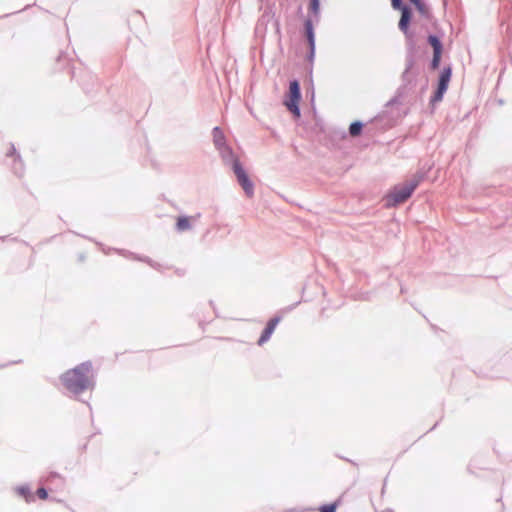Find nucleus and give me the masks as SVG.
<instances>
[{"instance_id":"f257e3e1","label":"nucleus","mask_w":512,"mask_h":512,"mask_svg":"<svg viewBox=\"0 0 512 512\" xmlns=\"http://www.w3.org/2000/svg\"><path fill=\"white\" fill-rule=\"evenodd\" d=\"M426 59L427 54L405 53V66L400 75L401 84L385 104L386 107L401 105L402 100L414 91L422 71V63Z\"/></svg>"},{"instance_id":"f03ea898","label":"nucleus","mask_w":512,"mask_h":512,"mask_svg":"<svg viewBox=\"0 0 512 512\" xmlns=\"http://www.w3.org/2000/svg\"><path fill=\"white\" fill-rule=\"evenodd\" d=\"M61 384L76 397L96 387V374L91 360H86L59 376Z\"/></svg>"},{"instance_id":"7ed1b4c3","label":"nucleus","mask_w":512,"mask_h":512,"mask_svg":"<svg viewBox=\"0 0 512 512\" xmlns=\"http://www.w3.org/2000/svg\"><path fill=\"white\" fill-rule=\"evenodd\" d=\"M391 7L400 12L398 29L405 37V53L427 54L426 46L418 43L416 31L411 27L414 10L410 3L407 4L404 0H391Z\"/></svg>"},{"instance_id":"20e7f679","label":"nucleus","mask_w":512,"mask_h":512,"mask_svg":"<svg viewBox=\"0 0 512 512\" xmlns=\"http://www.w3.org/2000/svg\"><path fill=\"white\" fill-rule=\"evenodd\" d=\"M444 37V30L440 27L438 21H434L433 31H427L426 44L424 45L427 49L428 46L432 49V56L427 63V68L430 72H439L442 68V59L445 53Z\"/></svg>"},{"instance_id":"39448f33","label":"nucleus","mask_w":512,"mask_h":512,"mask_svg":"<svg viewBox=\"0 0 512 512\" xmlns=\"http://www.w3.org/2000/svg\"><path fill=\"white\" fill-rule=\"evenodd\" d=\"M453 77V66L452 63H445L440 69L436 81L433 84L432 93L429 98L428 108L430 114H434L436 107L441 103L449 89Z\"/></svg>"},{"instance_id":"423d86ee","label":"nucleus","mask_w":512,"mask_h":512,"mask_svg":"<svg viewBox=\"0 0 512 512\" xmlns=\"http://www.w3.org/2000/svg\"><path fill=\"white\" fill-rule=\"evenodd\" d=\"M223 164L233 172L236 182L244 191L245 196L252 198L255 194V183L239 156L237 155Z\"/></svg>"},{"instance_id":"0eeeda50","label":"nucleus","mask_w":512,"mask_h":512,"mask_svg":"<svg viewBox=\"0 0 512 512\" xmlns=\"http://www.w3.org/2000/svg\"><path fill=\"white\" fill-rule=\"evenodd\" d=\"M412 186L405 183L393 185L383 196V207L392 209L406 202L414 194Z\"/></svg>"},{"instance_id":"6e6552de","label":"nucleus","mask_w":512,"mask_h":512,"mask_svg":"<svg viewBox=\"0 0 512 512\" xmlns=\"http://www.w3.org/2000/svg\"><path fill=\"white\" fill-rule=\"evenodd\" d=\"M69 232L73 233V231H71V230H69ZM74 234H76V235H78L80 237L86 238V239H88L90 241L95 242L101 248V250H102V252L104 254H109V252L111 250H113L116 253H118L119 255L124 256L126 258L132 259L134 261H139V262L146 263L151 268H153V269H155L157 271H161L162 270V265L160 263L154 261L149 256L138 254V253H135V252H132V251H129V250H126V249H121V248H108V249H106L104 244L101 243V242H97V241H95L94 239H92L90 237H87V236L82 235V234H78L76 232H74Z\"/></svg>"},{"instance_id":"1a4fd4ad","label":"nucleus","mask_w":512,"mask_h":512,"mask_svg":"<svg viewBox=\"0 0 512 512\" xmlns=\"http://www.w3.org/2000/svg\"><path fill=\"white\" fill-rule=\"evenodd\" d=\"M212 140L215 149L219 152V156L223 163L237 156L231 145L228 143L227 138L220 126L213 127Z\"/></svg>"},{"instance_id":"9d476101","label":"nucleus","mask_w":512,"mask_h":512,"mask_svg":"<svg viewBox=\"0 0 512 512\" xmlns=\"http://www.w3.org/2000/svg\"><path fill=\"white\" fill-rule=\"evenodd\" d=\"M321 0H308L307 15L303 20V32H316L321 20Z\"/></svg>"},{"instance_id":"9b49d317","label":"nucleus","mask_w":512,"mask_h":512,"mask_svg":"<svg viewBox=\"0 0 512 512\" xmlns=\"http://www.w3.org/2000/svg\"><path fill=\"white\" fill-rule=\"evenodd\" d=\"M302 101V90L301 83L298 78H292L289 80V87L287 92L284 94L283 104L295 105L300 104Z\"/></svg>"},{"instance_id":"f8f14e48","label":"nucleus","mask_w":512,"mask_h":512,"mask_svg":"<svg viewBox=\"0 0 512 512\" xmlns=\"http://www.w3.org/2000/svg\"><path fill=\"white\" fill-rule=\"evenodd\" d=\"M6 157L12 159L11 169L15 176L21 178L25 172V166L21 154L17 150L14 143L9 144V149L6 152Z\"/></svg>"},{"instance_id":"ddd939ff","label":"nucleus","mask_w":512,"mask_h":512,"mask_svg":"<svg viewBox=\"0 0 512 512\" xmlns=\"http://www.w3.org/2000/svg\"><path fill=\"white\" fill-rule=\"evenodd\" d=\"M282 321V314L281 313H275L265 324L264 328L262 329L260 336L257 340L258 346H263L265 343H267L278 324Z\"/></svg>"},{"instance_id":"4468645a","label":"nucleus","mask_w":512,"mask_h":512,"mask_svg":"<svg viewBox=\"0 0 512 512\" xmlns=\"http://www.w3.org/2000/svg\"><path fill=\"white\" fill-rule=\"evenodd\" d=\"M307 42V52L304 56L305 70H313L316 57V32H303Z\"/></svg>"},{"instance_id":"2eb2a0df","label":"nucleus","mask_w":512,"mask_h":512,"mask_svg":"<svg viewBox=\"0 0 512 512\" xmlns=\"http://www.w3.org/2000/svg\"><path fill=\"white\" fill-rule=\"evenodd\" d=\"M410 5L413 7V10H416L423 19L430 21L431 26L433 27V23L434 21H437V19L433 17L432 8L426 2V0H413L410 2Z\"/></svg>"},{"instance_id":"dca6fc26","label":"nucleus","mask_w":512,"mask_h":512,"mask_svg":"<svg viewBox=\"0 0 512 512\" xmlns=\"http://www.w3.org/2000/svg\"><path fill=\"white\" fill-rule=\"evenodd\" d=\"M72 60L69 58L66 52L61 51L56 58V69L61 71L67 69L71 76V79L75 78V67L72 65Z\"/></svg>"},{"instance_id":"f3484780","label":"nucleus","mask_w":512,"mask_h":512,"mask_svg":"<svg viewBox=\"0 0 512 512\" xmlns=\"http://www.w3.org/2000/svg\"><path fill=\"white\" fill-rule=\"evenodd\" d=\"M500 30L503 35V41L509 45L512 41V14L507 13L502 16L500 21Z\"/></svg>"},{"instance_id":"a211bd4d","label":"nucleus","mask_w":512,"mask_h":512,"mask_svg":"<svg viewBox=\"0 0 512 512\" xmlns=\"http://www.w3.org/2000/svg\"><path fill=\"white\" fill-rule=\"evenodd\" d=\"M14 490L16 494L22 499H24L26 503H32L36 499V496L28 483L20 484L16 486Z\"/></svg>"},{"instance_id":"6ab92c4d","label":"nucleus","mask_w":512,"mask_h":512,"mask_svg":"<svg viewBox=\"0 0 512 512\" xmlns=\"http://www.w3.org/2000/svg\"><path fill=\"white\" fill-rule=\"evenodd\" d=\"M192 221L193 217L189 215L182 214L177 216L175 221V230L179 233H182L192 229Z\"/></svg>"},{"instance_id":"aec40b11","label":"nucleus","mask_w":512,"mask_h":512,"mask_svg":"<svg viewBox=\"0 0 512 512\" xmlns=\"http://www.w3.org/2000/svg\"><path fill=\"white\" fill-rule=\"evenodd\" d=\"M276 18V12H275V8H274V5H270L268 6L264 13L259 17L258 19V23H259V27H263V34L266 33V30H267V25L268 23Z\"/></svg>"},{"instance_id":"412c9836","label":"nucleus","mask_w":512,"mask_h":512,"mask_svg":"<svg viewBox=\"0 0 512 512\" xmlns=\"http://www.w3.org/2000/svg\"><path fill=\"white\" fill-rule=\"evenodd\" d=\"M344 494L342 493L334 501L329 503H323L318 507L319 512H337V509L342 505Z\"/></svg>"},{"instance_id":"4be33fe9","label":"nucleus","mask_w":512,"mask_h":512,"mask_svg":"<svg viewBox=\"0 0 512 512\" xmlns=\"http://www.w3.org/2000/svg\"><path fill=\"white\" fill-rule=\"evenodd\" d=\"M87 77L89 78V80L87 82H85L83 79H81V80H79V84L81 85L83 92L87 96L92 97L93 93L95 91V88L97 86V82H96V79L94 76L87 75Z\"/></svg>"},{"instance_id":"5701e85b","label":"nucleus","mask_w":512,"mask_h":512,"mask_svg":"<svg viewBox=\"0 0 512 512\" xmlns=\"http://www.w3.org/2000/svg\"><path fill=\"white\" fill-rule=\"evenodd\" d=\"M366 123L362 120H354L349 124L348 133L351 136H360L365 128Z\"/></svg>"},{"instance_id":"b1692460","label":"nucleus","mask_w":512,"mask_h":512,"mask_svg":"<svg viewBox=\"0 0 512 512\" xmlns=\"http://www.w3.org/2000/svg\"><path fill=\"white\" fill-rule=\"evenodd\" d=\"M428 177L425 174L424 170H417V172L413 175L412 179L406 182L409 186H412L415 191L419 185Z\"/></svg>"},{"instance_id":"393cba45","label":"nucleus","mask_w":512,"mask_h":512,"mask_svg":"<svg viewBox=\"0 0 512 512\" xmlns=\"http://www.w3.org/2000/svg\"><path fill=\"white\" fill-rule=\"evenodd\" d=\"M286 109L291 113L294 120H299L302 117L300 104L285 105Z\"/></svg>"},{"instance_id":"a878e982","label":"nucleus","mask_w":512,"mask_h":512,"mask_svg":"<svg viewBox=\"0 0 512 512\" xmlns=\"http://www.w3.org/2000/svg\"><path fill=\"white\" fill-rule=\"evenodd\" d=\"M36 495L39 499L41 500H53V501H57V502H60L61 500H58L56 498H51L49 496V489L46 488V487H40L36 490Z\"/></svg>"},{"instance_id":"bb28decb","label":"nucleus","mask_w":512,"mask_h":512,"mask_svg":"<svg viewBox=\"0 0 512 512\" xmlns=\"http://www.w3.org/2000/svg\"><path fill=\"white\" fill-rule=\"evenodd\" d=\"M306 97L309 99L314 113H316L314 83H311V87H306Z\"/></svg>"},{"instance_id":"cd10ccee","label":"nucleus","mask_w":512,"mask_h":512,"mask_svg":"<svg viewBox=\"0 0 512 512\" xmlns=\"http://www.w3.org/2000/svg\"><path fill=\"white\" fill-rule=\"evenodd\" d=\"M348 132L341 128H335L331 131V137L333 139L344 140L348 136Z\"/></svg>"},{"instance_id":"c85d7f7f","label":"nucleus","mask_w":512,"mask_h":512,"mask_svg":"<svg viewBox=\"0 0 512 512\" xmlns=\"http://www.w3.org/2000/svg\"><path fill=\"white\" fill-rule=\"evenodd\" d=\"M273 26H274V29H275V34L278 36V40L280 42L281 41V37H282V32H281V24H280L279 18L276 17L274 19Z\"/></svg>"},{"instance_id":"c756f323","label":"nucleus","mask_w":512,"mask_h":512,"mask_svg":"<svg viewBox=\"0 0 512 512\" xmlns=\"http://www.w3.org/2000/svg\"><path fill=\"white\" fill-rule=\"evenodd\" d=\"M305 71H306V76L304 79V84L306 87H311V83H314L313 82V70H305Z\"/></svg>"},{"instance_id":"7c9ffc66","label":"nucleus","mask_w":512,"mask_h":512,"mask_svg":"<svg viewBox=\"0 0 512 512\" xmlns=\"http://www.w3.org/2000/svg\"><path fill=\"white\" fill-rule=\"evenodd\" d=\"M299 303H300V301H297L291 305H288V306L282 308L281 310H279L277 313H281L283 316L285 313L293 311L299 305Z\"/></svg>"},{"instance_id":"2f4dec72","label":"nucleus","mask_w":512,"mask_h":512,"mask_svg":"<svg viewBox=\"0 0 512 512\" xmlns=\"http://www.w3.org/2000/svg\"><path fill=\"white\" fill-rule=\"evenodd\" d=\"M434 164L433 163H428V162H425L420 168L419 170H424L425 171V174L426 176L428 177V174L429 172L432 170Z\"/></svg>"},{"instance_id":"473e14b6","label":"nucleus","mask_w":512,"mask_h":512,"mask_svg":"<svg viewBox=\"0 0 512 512\" xmlns=\"http://www.w3.org/2000/svg\"><path fill=\"white\" fill-rule=\"evenodd\" d=\"M56 478H60V475H59V473H57L55 471H51L47 475V480L50 481V482L53 481Z\"/></svg>"},{"instance_id":"72a5a7b5","label":"nucleus","mask_w":512,"mask_h":512,"mask_svg":"<svg viewBox=\"0 0 512 512\" xmlns=\"http://www.w3.org/2000/svg\"><path fill=\"white\" fill-rule=\"evenodd\" d=\"M20 363H22V360H21V359H19V360H14V361H10V362H8V363L1 364V365H0V369L6 368V367H8V366H10V365L20 364Z\"/></svg>"},{"instance_id":"f704fd0d","label":"nucleus","mask_w":512,"mask_h":512,"mask_svg":"<svg viewBox=\"0 0 512 512\" xmlns=\"http://www.w3.org/2000/svg\"><path fill=\"white\" fill-rule=\"evenodd\" d=\"M382 118V116L380 114L376 115L375 117L371 118L368 123L370 124H374L376 123L378 120H380Z\"/></svg>"},{"instance_id":"c9c22d12","label":"nucleus","mask_w":512,"mask_h":512,"mask_svg":"<svg viewBox=\"0 0 512 512\" xmlns=\"http://www.w3.org/2000/svg\"><path fill=\"white\" fill-rule=\"evenodd\" d=\"M77 259L79 262H84L86 260V255L84 253H79Z\"/></svg>"},{"instance_id":"e433bc0d","label":"nucleus","mask_w":512,"mask_h":512,"mask_svg":"<svg viewBox=\"0 0 512 512\" xmlns=\"http://www.w3.org/2000/svg\"><path fill=\"white\" fill-rule=\"evenodd\" d=\"M255 33L256 34L263 33V27H259L258 22L256 23V26H255Z\"/></svg>"},{"instance_id":"4c0bfd02","label":"nucleus","mask_w":512,"mask_h":512,"mask_svg":"<svg viewBox=\"0 0 512 512\" xmlns=\"http://www.w3.org/2000/svg\"><path fill=\"white\" fill-rule=\"evenodd\" d=\"M474 374H476L479 377H488V374L483 373L482 371H476L474 370Z\"/></svg>"},{"instance_id":"58836bf2","label":"nucleus","mask_w":512,"mask_h":512,"mask_svg":"<svg viewBox=\"0 0 512 512\" xmlns=\"http://www.w3.org/2000/svg\"><path fill=\"white\" fill-rule=\"evenodd\" d=\"M175 272L178 276H183L185 274V270L180 268L176 269Z\"/></svg>"},{"instance_id":"ea45409f","label":"nucleus","mask_w":512,"mask_h":512,"mask_svg":"<svg viewBox=\"0 0 512 512\" xmlns=\"http://www.w3.org/2000/svg\"><path fill=\"white\" fill-rule=\"evenodd\" d=\"M427 88H428V80H426L425 84L422 85V87L420 89L421 93H424L427 90Z\"/></svg>"},{"instance_id":"a19ab883","label":"nucleus","mask_w":512,"mask_h":512,"mask_svg":"<svg viewBox=\"0 0 512 512\" xmlns=\"http://www.w3.org/2000/svg\"><path fill=\"white\" fill-rule=\"evenodd\" d=\"M340 458L345 460V461H347V462H349V463H351L354 466H357V463L355 461L351 460V459H348V458H345V457H340Z\"/></svg>"},{"instance_id":"79ce46f5","label":"nucleus","mask_w":512,"mask_h":512,"mask_svg":"<svg viewBox=\"0 0 512 512\" xmlns=\"http://www.w3.org/2000/svg\"><path fill=\"white\" fill-rule=\"evenodd\" d=\"M497 502H502V494L496 499ZM504 511V504L501 503V512Z\"/></svg>"},{"instance_id":"37998d69","label":"nucleus","mask_w":512,"mask_h":512,"mask_svg":"<svg viewBox=\"0 0 512 512\" xmlns=\"http://www.w3.org/2000/svg\"><path fill=\"white\" fill-rule=\"evenodd\" d=\"M386 484H387V477L384 479V482H383V487H382V490H381V494L382 495L385 493Z\"/></svg>"},{"instance_id":"c03bdc74","label":"nucleus","mask_w":512,"mask_h":512,"mask_svg":"<svg viewBox=\"0 0 512 512\" xmlns=\"http://www.w3.org/2000/svg\"><path fill=\"white\" fill-rule=\"evenodd\" d=\"M438 425H439V421H437L426 433H429V432L435 430Z\"/></svg>"},{"instance_id":"a18cd8bd","label":"nucleus","mask_w":512,"mask_h":512,"mask_svg":"<svg viewBox=\"0 0 512 512\" xmlns=\"http://www.w3.org/2000/svg\"><path fill=\"white\" fill-rule=\"evenodd\" d=\"M472 467H473V464H472V463H470V464L468 465V468H467V469H468V472H469V473L474 474V472H473V470H472Z\"/></svg>"},{"instance_id":"49530a36","label":"nucleus","mask_w":512,"mask_h":512,"mask_svg":"<svg viewBox=\"0 0 512 512\" xmlns=\"http://www.w3.org/2000/svg\"><path fill=\"white\" fill-rule=\"evenodd\" d=\"M400 292H401L402 294H405V293L407 292V289H406L403 285H401V286H400Z\"/></svg>"},{"instance_id":"de8ad7c7","label":"nucleus","mask_w":512,"mask_h":512,"mask_svg":"<svg viewBox=\"0 0 512 512\" xmlns=\"http://www.w3.org/2000/svg\"><path fill=\"white\" fill-rule=\"evenodd\" d=\"M361 300H369L368 293H365L361 296Z\"/></svg>"},{"instance_id":"09e8293b","label":"nucleus","mask_w":512,"mask_h":512,"mask_svg":"<svg viewBox=\"0 0 512 512\" xmlns=\"http://www.w3.org/2000/svg\"><path fill=\"white\" fill-rule=\"evenodd\" d=\"M193 217V220H196L201 217V213H196Z\"/></svg>"},{"instance_id":"8fccbe9b","label":"nucleus","mask_w":512,"mask_h":512,"mask_svg":"<svg viewBox=\"0 0 512 512\" xmlns=\"http://www.w3.org/2000/svg\"><path fill=\"white\" fill-rule=\"evenodd\" d=\"M212 309H213V311L215 313V316L219 317L218 310H217L216 306L214 308H212Z\"/></svg>"},{"instance_id":"3c124183","label":"nucleus","mask_w":512,"mask_h":512,"mask_svg":"<svg viewBox=\"0 0 512 512\" xmlns=\"http://www.w3.org/2000/svg\"><path fill=\"white\" fill-rule=\"evenodd\" d=\"M212 309H213V311L215 313V316L219 317L218 310H217L216 306L214 308H212Z\"/></svg>"},{"instance_id":"603ef678","label":"nucleus","mask_w":512,"mask_h":512,"mask_svg":"<svg viewBox=\"0 0 512 512\" xmlns=\"http://www.w3.org/2000/svg\"><path fill=\"white\" fill-rule=\"evenodd\" d=\"M209 305H210L212 308H214V307H215V303H214V301H213V300H209Z\"/></svg>"},{"instance_id":"864d4df0","label":"nucleus","mask_w":512,"mask_h":512,"mask_svg":"<svg viewBox=\"0 0 512 512\" xmlns=\"http://www.w3.org/2000/svg\"><path fill=\"white\" fill-rule=\"evenodd\" d=\"M135 14L140 15V16L143 17V13L141 11H139V10L135 11Z\"/></svg>"},{"instance_id":"5fc2aeb1","label":"nucleus","mask_w":512,"mask_h":512,"mask_svg":"<svg viewBox=\"0 0 512 512\" xmlns=\"http://www.w3.org/2000/svg\"><path fill=\"white\" fill-rule=\"evenodd\" d=\"M383 512H394V510H393V509H391V508H387V509H385Z\"/></svg>"},{"instance_id":"6e6d98bb","label":"nucleus","mask_w":512,"mask_h":512,"mask_svg":"<svg viewBox=\"0 0 512 512\" xmlns=\"http://www.w3.org/2000/svg\"><path fill=\"white\" fill-rule=\"evenodd\" d=\"M86 448H87V443H85V444L81 447V450H82V451H84V450H86Z\"/></svg>"},{"instance_id":"4d7b16f0","label":"nucleus","mask_w":512,"mask_h":512,"mask_svg":"<svg viewBox=\"0 0 512 512\" xmlns=\"http://www.w3.org/2000/svg\"><path fill=\"white\" fill-rule=\"evenodd\" d=\"M298 13H302V6L298 7Z\"/></svg>"},{"instance_id":"13d9d810","label":"nucleus","mask_w":512,"mask_h":512,"mask_svg":"<svg viewBox=\"0 0 512 512\" xmlns=\"http://www.w3.org/2000/svg\"><path fill=\"white\" fill-rule=\"evenodd\" d=\"M7 237L8 236H2V237H0V239L4 241Z\"/></svg>"},{"instance_id":"bf43d9fd","label":"nucleus","mask_w":512,"mask_h":512,"mask_svg":"<svg viewBox=\"0 0 512 512\" xmlns=\"http://www.w3.org/2000/svg\"><path fill=\"white\" fill-rule=\"evenodd\" d=\"M493 451H494L496 454H498V451L496 450V448H495V447H493Z\"/></svg>"}]
</instances>
